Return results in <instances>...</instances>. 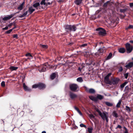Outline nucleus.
Masks as SVG:
<instances>
[{"label": "nucleus", "instance_id": "1", "mask_svg": "<svg viewBox=\"0 0 133 133\" xmlns=\"http://www.w3.org/2000/svg\"><path fill=\"white\" fill-rule=\"evenodd\" d=\"M96 111L104 121L106 120L107 123L108 122L109 114L108 112L105 111L102 112L98 109L96 110Z\"/></svg>", "mask_w": 133, "mask_h": 133}, {"label": "nucleus", "instance_id": "2", "mask_svg": "<svg viewBox=\"0 0 133 133\" xmlns=\"http://www.w3.org/2000/svg\"><path fill=\"white\" fill-rule=\"evenodd\" d=\"M65 28L67 32L73 31H75L76 30V27L75 25H67L65 26Z\"/></svg>", "mask_w": 133, "mask_h": 133}, {"label": "nucleus", "instance_id": "3", "mask_svg": "<svg viewBox=\"0 0 133 133\" xmlns=\"http://www.w3.org/2000/svg\"><path fill=\"white\" fill-rule=\"evenodd\" d=\"M48 66V64L45 63L40 66L39 67L38 70L40 72H44L46 70Z\"/></svg>", "mask_w": 133, "mask_h": 133}, {"label": "nucleus", "instance_id": "4", "mask_svg": "<svg viewBox=\"0 0 133 133\" xmlns=\"http://www.w3.org/2000/svg\"><path fill=\"white\" fill-rule=\"evenodd\" d=\"M96 31H98V33L100 36H104L106 34L105 30L103 28H99L96 29Z\"/></svg>", "mask_w": 133, "mask_h": 133}, {"label": "nucleus", "instance_id": "5", "mask_svg": "<svg viewBox=\"0 0 133 133\" xmlns=\"http://www.w3.org/2000/svg\"><path fill=\"white\" fill-rule=\"evenodd\" d=\"M125 47L127 50V52L129 53L131 52L133 49L132 46L127 43L125 44Z\"/></svg>", "mask_w": 133, "mask_h": 133}, {"label": "nucleus", "instance_id": "6", "mask_svg": "<svg viewBox=\"0 0 133 133\" xmlns=\"http://www.w3.org/2000/svg\"><path fill=\"white\" fill-rule=\"evenodd\" d=\"M69 87L71 90L76 91L77 90L78 87L77 84H70L69 85Z\"/></svg>", "mask_w": 133, "mask_h": 133}, {"label": "nucleus", "instance_id": "7", "mask_svg": "<svg viewBox=\"0 0 133 133\" xmlns=\"http://www.w3.org/2000/svg\"><path fill=\"white\" fill-rule=\"evenodd\" d=\"M119 81V79L118 78H112L110 81L111 82V85L112 84H117Z\"/></svg>", "mask_w": 133, "mask_h": 133}, {"label": "nucleus", "instance_id": "8", "mask_svg": "<svg viewBox=\"0 0 133 133\" xmlns=\"http://www.w3.org/2000/svg\"><path fill=\"white\" fill-rule=\"evenodd\" d=\"M14 15V14H12L10 15L6 16L3 18L2 19L4 21H7L10 19L12 17H13Z\"/></svg>", "mask_w": 133, "mask_h": 133}, {"label": "nucleus", "instance_id": "9", "mask_svg": "<svg viewBox=\"0 0 133 133\" xmlns=\"http://www.w3.org/2000/svg\"><path fill=\"white\" fill-rule=\"evenodd\" d=\"M69 96L72 99H75L77 97V95L76 94L71 92H69Z\"/></svg>", "mask_w": 133, "mask_h": 133}, {"label": "nucleus", "instance_id": "10", "mask_svg": "<svg viewBox=\"0 0 133 133\" xmlns=\"http://www.w3.org/2000/svg\"><path fill=\"white\" fill-rule=\"evenodd\" d=\"M23 86L24 89L25 91L29 92L31 91V89L26 85L25 83H23Z\"/></svg>", "mask_w": 133, "mask_h": 133}, {"label": "nucleus", "instance_id": "11", "mask_svg": "<svg viewBox=\"0 0 133 133\" xmlns=\"http://www.w3.org/2000/svg\"><path fill=\"white\" fill-rule=\"evenodd\" d=\"M25 4V2H23L22 4H20L17 7V9L19 11L21 10L23 8V7Z\"/></svg>", "mask_w": 133, "mask_h": 133}, {"label": "nucleus", "instance_id": "12", "mask_svg": "<svg viewBox=\"0 0 133 133\" xmlns=\"http://www.w3.org/2000/svg\"><path fill=\"white\" fill-rule=\"evenodd\" d=\"M104 81L106 83L111 85V82H110V81L109 80V77L107 76L105 77Z\"/></svg>", "mask_w": 133, "mask_h": 133}, {"label": "nucleus", "instance_id": "13", "mask_svg": "<svg viewBox=\"0 0 133 133\" xmlns=\"http://www.w3.org/2000/svg\"><path fill=\"white\" fill-rule=\"evenodd\" d=\"M86 90L87 92L90 93L94 94L95 92V90L92 88L90 89H89L88 88H86Z\"/></svg>", "mask_w": 133, "mask_h": 133}, {"label": "nucleus", "instance_id": "14", "mask_svg": "<svg viewBox=\"0 0 133 133\" xmlns=\"http://www.w3.org/2000/svg\"><path fill=\"white\" fill-rule=\"evenodd\" d=\"M38 88L39 89H43L45 87V85L43 83H39L38 84Z\"/></svg>", "mask_w": 133, "mask_h": 133}, {"label": "nucleus", "instance_id": "15", "mask_svg": "<svg viewBox=\"0 0 133 133\" xmlns=\"http://www.w3.org/2000/svg\"><path fill=\"white\" fill-rule=\"evenodd\" d=\"M133 66V62H131L128 63L127 64L125 67L128 69L130 68H131Z\"/></svg>", "mask_w": 133, "mask_h": 133}, {"label": "nucleus", "instance_id": "16", "mask_svg": "<svg viewBox=\"0 0 133 133\" xmlns=\"http://www.w3.org/2000/svg\"><path fill=\"white\" fill-rule=\"evenodd\" d=\"M35 10V9H34L32 6H31L29 8L28 11L29 12L30 14H31Z\"/></svg>", "mask_w": 133, "mask_h": 133}, {"label": "nucleus", "instance_id": "17", "mask_svg": "<svg viewBox=\"0 0 133 133\" xmlns=\"http://www.w3.org/2000/svg\"><path fill=\"white\" fill-rule=\"evenodd\" d=\"M128 82L127 81L125 82L124 83L121 85L120 86V89L122 90L124 87L127 84Z\"/></svg>", "mask_w": 133, "mask_h": 133}, {"label": "nucleus", "instance_id": "18", "mask_svg": "<svg viewBox=\"0 0 133 133\" xmlns=\"http://www.w3.org/2000/svg\"><path fill=\"white\" fill-rule=\"evenodd\" d=\"M57 74V73H53L50 76V78L51 79H53L56 77V75Z\"/></svg>", "mask_w": 133, "mask_h": 133}, {"label": "nucleus", "instance_id": "19", "mask_svg": "<svg viewBox=\"0 0 133 133\" xmlns=\"http://www.w3.org/2000/svg\"><path fill=\"white\" fill-rule=\"evenodd\" d=\"M82 0H76L75 1V3L77 5H79L81 4Z\"/></svg>", "mask_w": 133, "mask_h": 133}, {"label": "nucleus", "instance_id": "20", "mask_svg": "<svg viewBox=\"0 0 133 133\" xmlns=\"http://www.w3.org/2000/svg\"><path fill=\"white\" fill-rule=\"evenodd\" d=\"M74 108L81 116H82V114L81 111L79 110L78 108L75 107H74Z\"/></svg>", "mask_w": 133, "mask_h": 133}, {"label": "nucleus", "instance_id": "21", "mask_svg": "<svg viewBox=\"0 0 133 133\" xmlns=\"http://www.w3.org/2000/svg\"><path fill=\"white\" fill-rule=\"evenodd\" d=\"M112 56V54L111 53H110L108 55L106 58L105 60H107L111 59Z\"/></svg>", "mask_w": 133, "mask_h": 133}, {"label": "nucleus", "instance_id": "22", "mask_svg": "<svg viewBox=\"0 0 133 133\" xmlns=\"http://www.w3.org/2000/svg\"><path fill=\"white\" fill-rule=\"evenodd\" d=\"M125 48H121L119 49V51L121 53H124L125 51Z\"/></svg>", "mask_w": 133, "mask_h": 133}, {"label": "nucleus", "instance_id": "23", "mask_svg": "<svg viewBox=\"0 0 133 133\" xmlns=\"http://www.w3.org/2000/svg\"><path fill=\"white\" fill-rule=\"evenodd\" d=\"M112 114L114 117H115L116 118H117L118 117V114L117 113L116 111H114L112 112Z\"/></svg>", "mask_w": 133, "mask_h": 133}, {"label": "nucleus", "instance_id": "24", "mask_svg": "<svg viewBox=\"0 0 133 133\" xmlns=\"http://www.w3.org/2000/svg\"><path fill=\"white\" fill-rule=\"evenodd\" d=\"M89 97L91 100L93 101H96V97L92 96H89Z\"/></svg>", "mask_w": 133, "mask_h": 133}, {"label": "nucleus", "instance_id": "25", "mask_svg": "<svg viewBox=\"0 0 133 133\" xmlns=\"http://www.w3.org/2000/svg\"><path fill=\"white\" fill-rule=\"evenodd\" d=\"M104 48H102L99 49L98 50V52L100 53H102L104 52L105 51V50L104 49Z\"/></svg>", "mask_w": 133, "mask_h": 133}, {"label": "nucleus", "instance_id": "26", "mask_svg": "<svg viewBox=\"0 0 133 133\" xmlns=\"http://www.w3.org/2000/svg\"><path fill=\"white\" fill-rule=\"evenodd\" d=\"M18 68L17 67H15L14 66H12L10 67V69L11 70L13 71L17 70Z\"/></svg>", "mask_w": 133, "mask_h": 133}, {"label": "nucleus", "instance_id": "27", "mask_svg": "<svg viewBox=\"0 0 133 133\" xmlns=\"http://www.w3.org/2000/svg\"><path fill=\"white\" fill-rule=\"evenodd\" d=\"M28 11H27L24 13L23 15L19 16V18H22L25 16L27 14Z\"/></svg>", "mask_w": 133, "mask_h": 133}, {"label": "nucleus", "instance_id": "28", "mask_svg": "<svg viewBox=\"0 0 133 133\" xmlns=\"http://www.w3.org/2000/svg\"><path fill=\"white\" fill-rule=\"evenodd\" d=\"M93 128L92 127H89L88 128V131L89 133H92Z\"/></svg>", "mask_w": 133, "mask_h": 133}, {"label": "nucleus", "instance_id": "29", "mask_svg": "<svg viewBox=\"0 0 133 133\" xmlns=\"http://www.w3.org/2000/svg\"><path fill=\"white\" fill-rule=\"evenodd\" d=\"M97 98L99 99H102L103 98V96L100 95H97Z\"/></svg>", "mask_w": 133, "mask_h": 133}, {"label": "nucleus", "instance_id": "30", "mask_svg": "<svg viewBox=\"0 0 133 133\" xmlns=\"http://www.w3.org/2000/svg\"><path fill=\"white\" fill-rule=\"evenodd\" d=\"M39 5H40L39 3L38 2H37V3H35L33 5V6L35 8H37L38 6H39Z\"/></svg>", "mask_w": 133, "mask_h": 133}, {"label": "nucleus", "instance_id": "31", "mask_svg": "<svg viewBox=\"0 0 133 133\" xmlns=\"http://www.w3.org/2000/svg\"><path fill=\"white\" fill-rule=\"evenodd\" d=\"M77 81L79 82H82L83 81V79L81 77H79L77 78Z\"/></svg>", "mask_w": 133, "mask_h": 133}, {"label": "nucleus", "instance_id": "32", "mask_svg": "<svg viewBox=\"0 0 133 133\" xmlns=\"http://www.w3.org/2000/svg\"><path fill=\"white\" fill-rule=\"evenodd\" d=\"M121 102V100H119L118 102L117 103L116 105V107L117 108H119L120 107V105Z\"/></svg>", "mask_w": 133, "mask_h": 133}, {"label": "nucleus", "instance_id": "33", "mask_svg": "<svg viewBox=\"0 0 133 133\" xmlns=\"http://www.w3.org/2000/svg\"><path fill=\"white\" fill-rule=\"evenodd\" d=\"M105 103L108 106H112L113 105L112 103L108 102H106Z\"/></svg>", "mask_w": 133, "mask_h": 133}, {"label": "nucleus", "instance_id": "34", "mask_svg": "<svg viewBox=\"0 0 133 133\" xmlns=\"http://www.w3.org/2000/svg\"><path fill=\"white\" fill-rule=\"evenodd\" d=\"M25 56L27 57H30V58H28L32 59L33 58V57L32 55L29 53H28Z\"/></svg>", "mask_w": 133, "mask_h": 133}, {"label": "nucleus", "instance_id": "35", "mask_svg": "<svg viewBox=\"0 0 133 133\" xmlns=\"http://www.w3.org/2000/svg\"><path fill=\"white\" fill-rule=\"evenodd\" d=\"M125 108L126 110L128 112H129L131 111L129 107L127 106H126Z\"/></svg>", "mask_w": 133, "mask_h": 133}, {"label": "nucleus", "instance_id": "36", "mask_svg": "<svg viewBox=\"0 0 133 133\" xmlns=\"http://www.w3.org/2000/svg\"><path fill=\"white\" fill-rule=\"evenodd\" d=\"M38 84H35L33 85L32 87L33 88H38Z\"/></svg>", "mask_w": 133, "mask_h": 133}, {"label": "nucleus", "instance_id": "37", "mask_svg": "<svg viewBox=\"0 0 133 133\" xmlns=\"http://www.w3.org/2000/svg\"><path fill=\"white\" fill-rule=\"evenodd\" d=\"M40 46L42 48H44V49H46V48H48L47 45H44L41 44Z\"/></svg>", "mask_w": 133, "mask_h": 133}, {"label": "nucleus", "instance_id": "38", "mask_svg": "<svg viewBox=\"0 0 133 133\" xmlns=\"http://www.w3.org/2000/svg\"><path fill=\"white\" fill-rule=\"evenodd\" d=\"M45 2V0H42L41 2L40 3V4L41 5H45V4H46V5H47V4H46V3Z\"/></svg>", "mask_w": 133, "mask_h": 133}, {"label": "nucleus", "instance_id": "39", "mask_svg": "<svg viewBox=\"0 0 133 133\" xmlns=\"http://www.w3.org/2000/svg\"><path fill=\"white\" fill-rule=\"evenodd\" d=\"M126 9H120V11L121 12H124L126 11Z\"/></svg>", "mask_w": 133, "mask_h": 133}, {"label": "nucleus", "instance_id": "40", "mask_svg": "<svg viewBox=\"0 0 133 133\" xmlns=\"http://www.w3.org/2000/svg\"><path fill=\"white\" fill-rule=\"evenodd\" d=\"M1 85L2 87H4L5 85V82L4 81H2L1 83Z\"/></svg>", "mask_w": 133, "mask_h": 133}, {"label": "nucleus", "instance_id": "41", "mask_svg": "<svg viewBox=\"0 0 133 133\" xmlns=\"http://www.w3.org/2000/svg\"><path fill=\"white\" fill-rule=\"evenodd\" d=\"M13 29H10V30H8L7 31L6 33L7 34H9L10 33V32L12 31Z\"/></svg>", "mask_w": 133, "mask_h": 133}, {"label": "nucleus", "instance_id": "42", "mask_svg": "<svg viewBox=\"0 0 133 133\" xmlns=\"http://www.w3.org/2000/svg\"><path fill=\"white\" fill-rule=\"evenodd\" d=\"M129 73H127L124 75V76L125 78L127 79L128 78V76Z\"/></svg>", "mask_w": 133, "mask_h": 133}, {"label": "nucleus", "instance_id": "43", "mask_svg": "<svg viewBox=\"0 0 133 133\" xmlns=\"http://www.w3.org/2000/svg\"><path fill=\"white\" fill-rule=\"evenodd\" d=\"M80 127H85V128L86 127V126L85 125H84L83 124H81L80 125Z\"/></svg>", "mask_w": 133, "mask_h": 133}, {"label": "nucleus", "instance_id": "44", "mask_svg": "<svg viewBox=\"0 0 133 133\" xmlns=\"http://www.w3.org/2000/svg\"><path fill=\"white\" fill-rule=\"evenodd\" d=\"M90 117V118H95L94 116L92 114H90L89 115Z\"/></svg>", "mask_w": 133, "mask_h": 133}, {"label": "nucleus", "instance_id": "45", "mask_svg": "<svg viewBox=\"0 0 133 133\" xmlns=\"http://www.w3.org/2000/svg\"><path fill=\"white\" fill-rule=\"evenodd\" d=\"M13 37L14 38H17V34H14L13 35Z\"/></svg>", "mask_w": 133, "mask_h": 133}, {"label": "nucleus", "instance_id": "46", "mask_svg": "<svg viewBox=\"0 0 133 133\" xmlns=\"http://www.w3.org/2000/svg\"><path fill=\"white\" fill-rule=\"evenodd\" d=\"M129 4L131 8H132L133 7V2L130 3Z\"/></svg>", "mask_w": 133, "mask_h": 133}, {"label": "nucleus", "instance_id": "47", "mask_svg": "<svg viewBox=\"0 0 133 133\" xmlns=\"http://www.w3.org/2000/svg\"><path fill=\"white\" fill-rule=\"evenodd\" d=\"M109 2L110 1H108L107 2L104 4V6H107L108 3H109Z\"/></svg>", "mask_w": 133, "mask_h": 133}, {"label": "nucleus", "instance_id": "48", "mask_svg": "<svg viewBox=\"0 0 133 133\" xmlns=\"http://www.w3.org/2000/svg\"><path fill=\"white\" fill-rule=\"evenodd\" d=\"M122 128L121 126L120 125H118L117 127L116 128V129H117V128H119V129H121Z\"/></svg>", "mask_w": 133, "mask_h": 133}, {"label": "nucleus", "instance_id": "49", "mask_svg": "<svg viewBox=\"0 0 133 133\" xmlns=\"http://www.w3.org/2000/svg\"><path fill=\"white\" fill-rule=\"evenodd\" d=\"M123 68H122V67H120V68L119 69V72H121V71H122V70H123Z\"/></svg>", "mask_w": 133, "mask_h": 133}, {"label": "nucleus", "instance_id": "50", "mask_svg": "<svg viewBox=\"0 0 133 133\" xmlns=\"http://www.w3.org/2000/svg\"><path fill=\"white\" fill-rule=\"evenodd\" d=\"M8 27H9L8 26H7L5 27L4 28H3V30H7L8 28Z\"/></svg>", "mask_w": 133, "mask_h": 133}, {"label": "nucleus", "instance_id": "51", "mask_svg": "<svg viewBox=\"0 0 133 133\" xmlns=\"http://www.w3.org/2000/svg\"><path fill=\"white\" fill-rule=\"evenodd\" d=\"M87 44H83L82 45H81V46L82 47H84V46H87Z\"/></svg>", "mask_w": 133, "mask_h": 133}, {"label": "nucleus", "instance_id": "52", "mask_svg": "<svg viewBox=\"0 0 133 133\" xmlns=\"http://www.w3.org/2000/svg\"><path fill=\"white\" fill-rule=\"evenodd\" d=\"M95 55L96 56V57H98L99 55V54L98 53H96L95 54Z\"/></svg>", "mask_w": 133, "mask_h": 133}, {"label": "nucleus", "instance_id": "53", "mask_svg": "<svg viewBox=\"0 0 133 133\" xmlns=\"http://www.w3.org/2000/svg\"><path fill=\"white\" fill-rule=\"evenodd\" d=\"M13 25L12 23H11L10 24H9L8 25V27H10L12 26Z\"/></svg>", "mask_w": 133, "mask_h": 133}, {"label": "nucleus", "instance_id": "54", "mask_svg": "<svg viewBox=\"0 0 133 133\" xmlns=\"http://www.w3.org/2000/svg\"><path fill=\"white\" fill-rule=\"evenodd\" d=\"M133 28V26L132 25H130L128 27L129 28Z\"/></svg>", "mask_w": 133, "mask_h": 133}, {"label": "nucleus", "instance_id": "55", "mask_svg": "<svg viewBox=\"0 0 133 133\" xmlns=\"http://www.w3.org/2000/svg\"><path fill=\"white\" fill-rule=\"evenodd\" d=\"M111 75V73H110L108 74L106 76L108 77H109Z\"/></svg>", "mask_w": 133, "mask_h": 133}, {"label": "nucleus", "instance_id": "56", "mask_svg": "<svg viewBox=\"0 0 133 133\" xmlns=\"http://www.w3.org/2000/svg\"><path fill=\"white\" fill-rule=\"evenodd\" d=\"M82 68H78V69H79V70L80 71H81V70H82Z\"/></svg>", "mask_w": 133, "mask_h": 133}, {"label": "nucleus", "instance_id": "57", "mask_svg": "<svg viewBox=\"0 0 133 133\" xmlns=\"http://www.w3.org/2000/svg\"><path fill=\"white\" fill-rule=\"evenodd\" d=\"M129 42L131 43H133V40H130L129 41Z\"/></svg>", "mask_w": 133, "mask_h": 133}, {"label": "nucleus", "instance_id": "58", "mask_svg": "<svg viewBox=\"0 0 133 133\" xmlns=\"http://www.w3.org/2000/svg\"><path fill=\"white\" fill-rule=\"evenodd\" d=\"M103 43L102 42H100L99 43V45L101 44H103Z\"/></svg>", "mask_w": 133, "mask_h": 133}, {"label": "nucleus", "instance_id": "59", "mask_svg": "<svg viewBox=\"0 0 133 133\" xmlns=\"http://www.w3.org/2000/svg\"><path fill=\"white\" fill-rule=\"evenodd\" d=\"M127 88L128 89L129 88V87L128 86H127L125 87V89H127Z\"/></svg>", "mask_w": 133, "mask_h": 133}, {"label": "nucleus", "instance_id": "60", "mask_svg": "<svg viewBox=\"0 0 133 133\" xmlns=\"http://www.w3.org/2000/svg\"><path fill=\"white\" fill-rule=\"evenodd\" d=\"M16 28V26H15V27L13 28L12 29H13V30L15 28Z\"/></svg>", "mask_w": 133, "mask_h": 133}, {"label": "nucleus", "instance_id": "61", "mask_svg": "<svg viewBox=\"0 0 133 133\" xmlns=\"http://www.w3.org/2000/svg\"><path fill=\"white\" fill-rule=\"evenodd\" d=\"M42 133H46V132L45 131H43Z\"/></svg>", "mask_w": 133, "mask_h": 133}, {"label": "nucleus", "instance_id": "62", "mask_svg": "<svg viewBox=\"0 0 133 133\" xmlns=\"http://www.w3.org/2000/svg\"><path fill=\"white\" fill-rule=\"evenodd\" d=\"M124 133H128V132L127 131H125V132H124Z\"/></svg>", "mask_w": 133, "mask_h": 133}, {"label": "nucleus", "instance_id": "63", "mask_svg": "<svg viewBox=\"0 0 133 133\" xmlns=\"http://www.w3.org/2000/svg\"><path fill=\"white\" fill-rule=\"evenodd\" d=\"M48 4H50V3L49 2L48 3H47Z\"/></svg>", "mask_w": 133, "mask_h": 133}, {"label": "nucleus", "instance_id": "64", "mask_svg": "<svg viewBox=\"0 0 133 133\" xmlns=\"http://www.w3.org/2000/svg\"><path fill=\"white\" fill-rule=\"evenodd\" d=\"M124 129H126V128H125V127H124Z\"/></svg>", "mask_w": 133, "mask_h": 133}]
</instances>
